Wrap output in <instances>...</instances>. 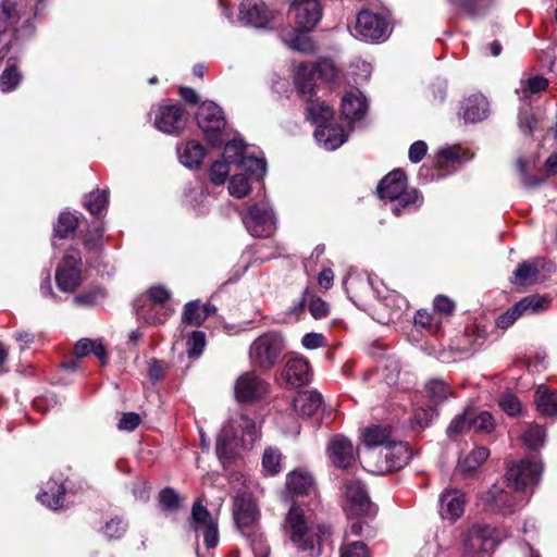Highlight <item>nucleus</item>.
I'll return each instance as SVG.
<instances>
[{
	"label": "nucleus",
	"instance_id": "nucleus-1",
	"mask_svg": "<svg viewBox=\"0 0 557 557\" xmlns=\"http://www.w3.org/2000/svg\"><path fill=\"white\" fill-rule=\"evenodd\" d=\"M286 524L292 543L305 557H319L322 554L323 539L329 533L324 524L310 521L296 504H293L287 513Z\"/></svg>",
	"mask_w": 557,
	"mask_h": 557
},
{
	"label": "nucleus",
	"instance_id": "nucleus-2",
	"mask_svg": "<svg viewBox=\"0 0 557 557\" xmlns=\"http://www.w3.org/2000/svg\"><path fill=\"white\" fill-rule=\"evenodd\" d=\"M258 438V430L255 422L244 416L232 417L222 428L216 438V454L225 463L231 461L240 447H250Z\"/></svg>",
	"mask_w": 557,
	"mask_h": 557
},
{
	"label": "nucleus",
	"instance_id": "nucleus-3",
	"mask_svg": "<svg viewBox=\"0 0 557 557\" xmlns=\"http://www.w3.org/2000/svg\"><path fill=\"white\" fill-rule=\"evenodd\" d=\"M286 349L284 336L270 331L258 336L249 346L248 357L251 364L261 372L272 370L282 359Z\"/></svg>",
	"mask_w": 557,
	"mask_h": 557
},
{
	"label": "nucleus",
	"instance_id": "nucleus-4",
	"mask_svg": "<svg viewBox=\"0 0 557 557\" xmlns=\"http://www.w3.org/2000/svg\"><path fill=\"white\" fill-rule=\"evenodd\" d=\"M385 199L396 201L392 211L399 215L401 209H417L422 203V197L417 189H407V176L403 170H394L385 175Z\"/></svg>",
	"mask_w": 557,
	"mask_h": 557
},
{
	"label": "nucleus",
	"instance_id": "nucleus-5",
	"mask_svg": "<svg viewBox=\"0 0 557 557\" xmlns=\"http://www.w3.org/2000/svg\"><path fill=\"white\" fill-rule=\"evenodd\" d=\"M276 216L272 207L267 203H255L248 207L243 223L253 237L268 238L276 230Z\"/></svg>",
	"mask_w": 557,
	"mask_h": 557
},
{
	"label": "nucleus",
	"instance_id": "nucleus-6",
	"mask_svg": "<svg viewBox=\"0 0 557 557\" xmlns=\"http://www.w3.org/2000/svg\"><path fill=\"white\" fill-rule=\"evenodd\" d=\"M82 257L76 248H69L55 270L58 288L73 293L82 284Z\"/></svg>",
	"mask_w": 557,
	"mask_h": 557
},
{
	"label": "nucleus",
	"instance_id": "nucleus-7",
	"mask_svg": "<svg viewBox=\"0 0 557 557\" xmlns=\"http://www.w3.org/2000/svg\"><path fill=\"white\" fill-rule=\"evenodd\" d=\"M497 539L491 525H472L465 539V557H487L495 549Z\"/></svg>",
	"mask_w": 557,
	"mask_h": 557
},
{
	"label": "nucleus",
	"instance_id": "nucleus-8",
	"mask_svg": "<svg viewBox=\"0 0 557 557\" xmlns=\"http://www.w3.org/2000/svg\"><path fill=\"white\" fill-rule=\"evenodd\" d=\"M196 120L210 145L216 146L222 143L220 132L225 126V119L222 109L216 103L202 102L196 113Z\"/></svg>",
	"mask_w": 557,
	"mask_h": 557
},
{
	"label": "nucleus",
	"instance_id": "nucleus-9",
	"mask_svg": "<svg viewBox=\"0 0 557 557\" xmlns=\"http://www.w3.org/2000/svg\"><path fill=\"white\" fill-rule=\"evenodd\" d=\"M315 72L325 81H332L336 76V69L330 59H320L314 67H310L307 64H299L295 71V83L301 95L312 96Z\"/></svg>",
	"mask_w": 557,
	"mask_h": 557
},
{
	"label": "nucleus",
	"instance_id": "nucleus-10",
	"mask_svg": "<svg viewBox=\"0 0 557 557\" xmlns=\"http://www.w3.org/2000/svg\"><path fill=\"white\" fill-rule=\"evenodd\" d=\"M188 524L189 529L197 535L200 533L203 535L207 548L210 549L218 545V522L213 519L209 510L202 506L200 500L194 503Z\"/></svg>",
	"mask_w": 557,
	"mask_h": 557
},
{
	"label": "nucleus",
	"instance_id": "nucleus-11",
	"mask_svg": "<svg viewBox=\"0 0 557 557\" xmlns=\"http://www.w3.org/2000/svg\"><path fill=\"white\" fill-rule=\"evenodd\" d=\"M233 518L243 534L256 530L260 511L251 494L244 491L234 497Z\"/></svg>",
	"mask_w": 557,
	"mask_h": 557
},
{
	"label": "nucleus",
	"instance_id": "nucleus-12",
	"mask_svg": "<svg viewBox=\"0 0 557 557\" xmlns=\"http://www.w3.org/2000/svg\"><path fill=\"white\" fill-rule=\"evenodd\" d=\"M153 114V125L162 133L178 135L185 128L186 113L178 104H159Z\"/></svg>",
	"mask_w": 557,
	"mask_h": 557
},
{
	"label": "nucleus",
	"instance_id": "nucleus-13",
	"mask_svg": "<svg viewBox=\"0 0 557 557\" xmlns=\"http://www.w3.org/2000/svg\"><path fill=\"white\" fill-rule=\"evenodd\" d=\"M542 466L534 460L525 459L519 462H512L508 466L506 480L517 491H522L540 481Z\"/></svg>",
	"mask_w": 557,
	"mask_h": 557
},
{
	"label": "nucleus",
	"instance_id": "nucleus-14",
	"mask_svg": "<svg viewBox=\"0 0 557 557\" xmlns=\"http://www.w3.org/2000/svg\"><path fill=\"white\" fill-rule=\"evenodd\" d=\"M295 23L305 30H311L322 17L318 0H293L289 5Z\"/></svg>",
	"mask_w": 557,
	"mask_h": 557
},
{
	"label": "nucleus",
	"instance_id": "nucleus-15",
	"mask_svg": "<svg viewBox=\"0 0 557 557\" xmlns=\"http://www.w3.org/2000/svg\"><path fill=\"white\" fill-rule=\"evenodd\" d=\"M345 510L352 516L371 512V502L360 482L351 481L344 485Z\"/></svg>",
	"mask_w": 557,
	"mask_h": 557
},
{
	"label": "nucleus",
	"instance_id": "nucleus-16",
	"mask_svg": "<svg viewBox=\"0 0 557 557\" xmlns=\"http://www.w3.org/2000/svg\"><path fill=\"white\" fill-rule=\"evenodd\" d=\"M268 392V384L253 371L243 373L235 383V396L239 401L262 398Z\"/></svg>",
	"mask_w": 557,
	"mask_h": 557
},
{
	"label": "nucleus",
	"instance_id": "nucleus-17",
	"mask_svg": "<svg viewBox=\"0 0 557 557\" xmlns=\"http://www.w3.org/2000/svg\"><path fill=\"white\" fill-rule=\"evenodd\" d=\"M352 35L367 42H376L383 36L382 18L370 11L360 12Z\"/></svg>",
	"mask_w": 557,
	"mask_h": 557
},
{
	"label": "nucleus",
	"instance_id": "nucleus-18",
	"mask_svg": "<svg viewBox=\"0 0 557 557\" xmlns=\"http://www.w3.org/2000/svg\"><path fill=\"white\" fill-rule=\"evenodd\" d=\"M327 454L331 462L341 469L349 468L356 460L351 441L342 434H337L330 440Z\"/></svg>",
	"mask_w": 557,
	"mask_h": 557
},
{
	"label": "nucleus",
	"instance_id": "nucleus-19",
	"mask_svg": "<svg viewBox=\"0 0 557 557\" xmlns=\"http://www.w3.org/2000/svg\"><path fill=\"white\" fill-rule=\"evenodd\" d=\"M411 457L407 443L396 441L385 434V472L403 469Z\"/></svg>",
	"mask_w": 557,
	"mask_h": 557
},
{
	"label": "nucleus",
	"instance_id": "nucleus-20",
	"mask_svg": "<svg viewBox=\"0 0 557 557\" xmlns=\"http://www.w3.org/2000/svg\"><path fill=\"white\" fill-rule=\"evenodd\" d=\"M239 21L256 28H267L273 21V13L263 3L244 0L239 7Z\"/></svg>",
	"mask_w": 557,
	"mask_h": 557
},
{
	"label": "nucleus",
	"instance_id": "nucleus-21",
	"mask_svg": "<svg viewBox=\"0 0 557 557\" xmlns=\"http://www.w3.org/2000/svg\"><path fill=\"white\" fill-rule=\"evenodd\" d=\"M282 376L290 386L299 387L311 382L312 371L307 359L293 357L286 361Z\"/></svg>",
	"mask_w": 557,
	"mask_h": 557
},
{
	"label": "nucleus",
	"instance_id": "nucleus-22",
	"mask_svg": "<svg viewBox=\"0 0 557 557\" xmlns=\"http://www.w3.org/2000/svg\"><path fill=\"white\" fill-rule=\"evenodd\" d=\"M367 111L368 101L359 90L349 91L343 97L342 114L351 126L362 122Z\"/></svg>",
	"mask_w": 557,
	"mask_h": 557
},
{
	"label": "nucleus",
	"instance_id": "nucleus-23",
	"mask_svg": "<svg viewBox=\"0 0 557 557\" xmlns=\"http://www.w3.org/2000/svg\"><path fill=\"white\" fill-rule=\"evenodd\" d=\"M440 515L444 520L459 519L467 504L466 495L459 490H447L440 496Z\"/></svg>",
	"mask_w": 557,
	"mask_h": 557
},
{
	"label": "nucleus",
	"instance_id": "nucleus-24",
	"mask_svg": "<svg viewBox=\"0 0 557 557\" xmlns=\"http://www.w3.org/2000/svg\"><path fill=\"white\" fill-rule=\"evenodd\" d=\"M488 102L482 94H474L466 98L461 104L459 115L466 123H476L486 119Z\"/></svg>",
	"mask_w": 557,
	"mask_h": 557
},
{
	"label": "nucleus",
	"instance_id": "nucleus-25",
	"mask_svg": "<svg viewBox=\"0 0 557 557\" xmlns=\"http://www.w3.org/2000/svg\"><path fill=\"white\" fill-rule=\"evenodd\" d=\"M481 499L487 508L502 515L512 513L516 506L511 495L497 485H493Z\"/></svg>",
	"mask_w": 557,
	"mask_h": 557
},
{
	"label": "nucleus",
	"instance_id": "nucleus-26",
	"mask_svg": "<svg viewBox=\"0 0 557 557\" xmlns=\"http://www.w3.org/2000/svg\"><path fill=\"white\" fill-rule=\"evenodd\" d=\"M317 143L325 150L333 151L347 140V134L341 125H319L314 131Z\"/></svg>",
	"mask_w": 557,
	"mask_h": 557
},
{
	"label": "nucleus",
	"instance_id": "nucleus-27",
	"mask_svg": "<svg viewBox=\"0 0 557 557\" xmlns=\"http://www.w3.org/2000/svg\"><path fill=\"white\" fill-rule=\"evenodd\" d=\"M361 446L359 448L364 462L372 457L374 449L383 445V426L380 423H371L361 431Z\"/></svg>",
	"mask_w": 557,
	"mask_h": 557
},
{
	"label": "nucleus",
	"instance_id": "nucleus-28",
	"mask_svg": "<svg viewBox=\"0 0 557 557\" xmlns=\"http://www.w3.org/2000/svg\"><path fill=\"white\" fill-rule=\"evenodd\" d=\"M322 400V395L317 391L299 392L294 398V410L301 417L309 418L321 407Z\"/></svg>",
	"mask_w": 557,
	"mask_h": 557
},
{
	"label": "nucleus",
	"instance_id": "nucleus-29",
	"mask_svg": "<svg viewBox=\"0 0 557 557\" xmlns=\"http://www.w3.org/2000/svg\"><path fill=\"white\" fill-rule=\"evenodd\" d=\"M177 154L184 166L196 169L201 164L206 156V149L200 143L190 140L177 147Z\"/></svg>",
	"mask_w": 557,
	"mask_h": 557
},
{
	"label": "nucleus",
	"instance_id": "nucleus-30",
	"mask_svg": "<svg viewBox=\"0 0 557 557\" xmlns=\"http://www.w3.org/2000/svg\"><path fill=\"white\" fill-rule=\"evenodd\" d=\"M309 30H305L302 28H293L287 29L282 33L281 37L284 44L296 51L299 52H312L314 50V45L307 34Z\"/></svg>",
	"mask_w": 557,
	"mask_h": 557
},
{
	"label": "nucleus",
	"instance_id": "nucleus-31",
	"mask_svg": "<svg viewBox=\"0 0 557 557\" xmlns=\"http://www.w3.org/2000/svg\"><path fill=\"white\" fill-rule=\"evenodd\" d=\"M64 487L57 480H50L46 483L37 499L50 509L57 510L63 505Z\"/></svg>",
	"mask_w": 557,
	"mask_h": 557
},
{
	"label": "nucleus",
	"instance_id": "nucleus-32",
	"mask_svg": "<svg viewBox=\"0 0 557 557\" xmlns=\"http://www.w3.org/2000/svg\"><path fill=\"white\" fill-rule=\"evenodd\" d=\"M23 81V73L13 59H9L0 74V90L4 94L16 90Z\"/></svg>",
	"mask_w": 557,
	"mask_h": 557
},
{
	"label": "nucleus",
	"instance_id": "nucleus-33",
	"mask_svg": "<svg viewBox=\"0 0 557 557\" xmlns=\"http://www.w3.org/2000/svg\"><path fill=\"white\" fill-rule=\"evenodd\" d=\"M286 485L296 495H309L313 491V479L306 471L294 470L287 475Z\"/></svg>",
	"mask_w": 557,
	"mask_h": 557
},
{
	"label": "nucleus",
	"instance_id": "nucleus-34",
	"mask_svg": "<svg viewBox=\"0 0 557 557\" xmlns=\"http://www.w3.org/2000/svg\"><path fill=\"white\" fill-rule=\"evenodd\" d=\"M537 410L544 416L557 414V393L545 385H540L535 392Z\"/></svg>",
	"mask_w": 557,
	"mask_h": 557
},
{
	"label": "nucleus",
	"instance_id": "nucleus-35",
	"mask_svg": "<svg viewBox=\"0 0 557 557\" xmlns=\"http://www.w3.org/2000/svg\"><path fill=\"white\" fill-rule=\"evenodd\" d=\"M540 262L537 260L525 261L518 265L513 272L512 282L521 285H533L539 282Z\"/></svg>",
	"mask_w": 557,
	"mask_h": 557
},
{
	"label": "nucleus",
	"instance_id": "nucleus-36",
	"mask_svg": "<svg viewBox=\"0 0 557 557\" xmlns=\"http://www.w3.org/2000/svg\"><path fill=\"white\" fill-rule=\"evenodd\" d=\"M185 203L197 213H205L207 211V188L202 183L196 182L185 191Z\"/></svg>",
	"mask_w": 557,
	"mask_h": 557
},
{
	"label": "nucleus",
	"instance_id": "nucleus-37",
	"mask_svg": "<svg viewBox=\"0 0 557 557\" xmlns=\"http://www.w3.org/2000/svg\"><path fill=\"white\" fill-rule=\"evenodd\" d=\"M78 226V219L71 212H61L54 224V238H66L75 232ZM52 246L57 247V240L53 239Z\"/></svg>",
	"mask_w": 557,
	"mask_h": 557
},
{
	"label": "nucleus",
	"instance_id": "nucleus-38",
	"mask_svg": "<svg viewBox=\"0 0 557 557\" xmlns=\"http://www.w3.org/2000/svg\"><path fill=\"white\" fill-rule=\"evenodd\" d=\"M490 451L486 447L474 448L468 456L459 461L458 468L463 473H473L487 459Z\"/></svg>",
	"mask_w": 557,
	"mask_h": 557
},
{
	"label": "nucleus",
	"instance_id": "nucleus-39",
	"mask_svg": "<svg viewBox=\"0 0 557 557\" xmlns=\"http://www.w3.org/2000/svg\"><path fill=\"white\" fill-rule=\"evenodd\" d=\"M306 111L308 119L319 125H323L324 122L333 116L332 108L319 99L310 100L307 104Z\"/></svg>",
	"mask_w": 557,
	"mask_h": 557
},
{
	"label": "nucleus",
	"instance_id": "nucleus-40",
	"mask_svg": "<svg viewBox=\"0 0 557 557\" xmlns=\"http://www.w3.org/2000/svg\"><path fill=\"white\" fill-rule=\"evenodd\" d=\"M208 318V306H201L199 301H190L185 305L183 321L193 326H199Z\"/></svg>",
	"mask_w": 557,
	"mask_h": 557
},
{
	"label": "nucleus",
	"instance_id": "nucleus-41",
	"mask_svg": "<svg viewBox=\"0 0 557 557\" xmlns=\"http://www.w3.org/2000/svg\"><path fill=\"white\" fill-rule=\"evenodd\" d=\"M262 470L268 475H275L282 469V454L278 448L267 447L262 455Z\"/></svg>",
	"mask_w": 557,
	"mask_h": 557
},
{
	"label": "nucleus",
	"instance_id": "nucleus-42",
	"mask_svg": "<svg viewBox=\"0 0 557 557\" xmlns=\"http://www.w3.org/2000/svg\"><path fill=\"white\" fill-rule=\"evenodd\" d=\"M107 190H96L85 197L84 206L94 215L99 214L108 205Z\"/></svg>",
	"mask_w": 557,
	"mask_h": 557
},
{
	"label": "nucleus",
	"instance_id": "nucleus-43",
	"mask_svg": "<svg viewBox=\"0 0 557 557\" xmlns=\"http://www.w3.org/2000/svg\"><path fill=\"white\" fill-rule=\"evenodd\" d=\"M244 535L247 537L255 557H269L270 546L262 533L257 530H252L244 533Z\"/></svg>",
	"mask_w": 557,
	"mask_h": 557
},
{
	"label": "nucleus",
	"instance_id": "nucleus-44",
	"mask_svg": "<svg viewBox=\"0 0 557 557\" xmlns=\"http://www.w3.org/2000/svg\"><path fill=\"white\" fill-rule=\"evenodd\" d=\"M238 165L244 170L248 171L250 175L256 178H262L267 172V162L264 158H258L246 154L245 158L240 159Z\"/></svg>",
	"mask_w": 557,
	"mask_h": 557
},
{
	"label": "nucleus",
	"instance_id": "nucleus-45",
	"mask_svg": "<svg viewBox=\"0 0 557 557\" xmlns=\"http://www.w3.org/2000/svg\"><path fill=\"white\" fill-rule=\"evenodd\" d=\"M465 153L457 146H449L441 148L436 157V165L444 168L450 163H461L463 161Z\"/></svg>",
	"mask_w": 557,
	"mask_h": 557
},
{
	"label": "nucleus",
	"instance_id": "nucleus-46",
	"mask_svg": "<svg viewBox=\"0 0 557 557\" xmlns=\"http://www.w3.org/2000/svg\"><path fill=\"white\" fill-rule=\"evenodd\" d=\"M470 421L473 432L490 433L495 428L494 419L492 414L487 411H481L480 413H475L474 410H471Z\"/></svg>",
	"mask_w": 557,
	"mask_h": 557
},
{
	"label": "nucleus",
	"instance_id": "nucleus-47",
	"mask_svg": "<svg viewBox=\"0 0 557 557\" xmlns=\"http://www.w3.org/2000/svg\"><path fill=\"white\" fill-rule=\"evenodd\" d=\"M545 429L540 425L529 426L521 435L522 442L531 449L541 447L545 442Z\"/></svg>",
	"mask_w": 557,
	"mask_h": 557
},
{
	"label": "nucleus",
	"instance_id": "nucleus-48",
	"mask_svg": "<svg viewBox=\"0 0 557 557\" xmlns=\"http://www.w3.org/2000/svg\"><path fill=\"white\" fill-rule=\"evenodd\" d=\"M425 389L435 403L444 401L451 394L448 385L438 379L430 380L425 385Z\"/></svg>",
	"mask_w": 557,
	"mask_h": 557
},
{
	"label": "nucleus",
	"instance_id": "nucleus-49",
	"mask_svg": "<svg viewBox=\"0 0 557 557\" xmlns=\"http://www.w3.org/2000/svg\"><path fill=\"white\" fill-rule=\"evenodd\" d=\"M128 523L126 521L115 517L104 524L102 533L109 540H119L126 533Z\"/></svg>",
	"mask_w": 557,
	"mask_h": 557
},
{
	"label": "nucleus",
	"instance_id": "nucleus-50",
	"mask_svg": "<svg viewBox=\"0 0 557 557\" xmlns=\"http://www.w3.org/2000/svg\"><path fill=\"white\" fill-rule=\"evenodd\" d=\"M518 304L521 307L523 313H535L546 309L548 307L549 300L544 296L531 295L522 298L520 301H518Z\"/></svg>",
	"mask_w": 557,
	"mask_h": 557
},
{
	"label": "nucleus",
	"instance_id": "nucleus-51",
	"mask_svg": "<svg viewBox=\"0 0 557 557\" xmlns=\"http://www.w3.org/2000/svg\"><path fill=\"white\" fill-rule=\"evenodd\" d=\"M245 148L240 139H233L226 143L223 158L233 164H238L240 159L246 157Z\"/></svg>",
	"mask_w": 557,
	"mask_h": 557
},
{
	"label": "nucleus",
	"instance_id": "nucleus-52",
	"mask_svg": "<svg viewBox=\"0 0 557 557\" xmlns=\"http://www.w3.org/2000/svg\"><path fill=\"white\" fill-rule=\"evenodd\" d=\"M231 164L232 163L226 161L224 158L215 161L209 170L210 181L214 185H223L230 174Z\"/></svg>",
	"mask_w": 557,
	"mask_h": 557
},
{
	"label": "nucleus",
	"instance_id": "nucleus-53",
	"mask_svg": "<svg viewBox=\"0 0 557 557\" xmlns=\"http://www.w3.org/2000/svg\"><path fill=\"white\" fill-rule=\"evenodd\" d=\"M250 191L248 178L243 174H236L231 177L228 183L230 195L236 198H244Z\"/></svg>",
	"mask_w": 557,
	"mask_h": 557
},
{
	"label": "nucleus",
	"instance_id": "nucleus-54",
	"mask_svg": "<svg viewBox=\"0 0 557 557\" xmlns=\"http://www.w3.org/2000/svg\"><path fill=\"white\" fill-rule=\"evenodd\" d=\"M206 346V335L201 331H194L187 338V355L189 358L199 357Z\"/></svg>",
	"mask_w": 557,
	"mask_h": 557
},
{
	"label": "nucleus",
	"instance_id": "nucleus-55",
	"mask_svg": "<svg viewBox=\"0 0 557 557\" xmlns=\"http://www.w3.org/2000/svg\"><path fill=\"white\" fill-rule=\"evenodd\" d=\"M471 410L467 409L461 414L457 416L449 424L447 433L449 435H457L467 431H472L471 425Z\"/></svg>",
	"mask_w": 557,
	"mask_h": 557
},
{
	"label": "nucleus",
	"instance_id": "nucleus-56",
	"mask_svg": "<svg viewBox=\"0 0 557 557\" xmlns=\"http://www.w3.org/2000/svg\"><path fill=\"white\" fill-rule=\"evenodd\" d=\"M547 86L548 81L545 77L534 76L521 83L520 91L523 97H527L529 94L533 95L545 90Z\"/></svg>",
	"mask_w": 557,
	"mask_h": 557
},
{
	"label": "nucleus",
	"instance_id": "nucleus-57",
	"mask_svg": "<svg viewBox=\"0 0 557 557\" xmlns=\"http://www.w3.org/2000/svg\"><path fill=\"white\" fill-rule=\"evenodd\" d=\"M436 414V410L433 407H421L416 410L411 421L413 426L419 428V430H423L430 424Z\"/></svg>",
	"mask_w": 557,
	"mask_h": 557
},
{
	"label": "nucleus",
	"instance_id": "nucleus-58",
	"mask_svg": "<svg viewBox=\"0 0 557 557\" xmlns=\"http://www.w3.org/2000/svg\"><path fill=\"white\" fill-rule=\"evenodd\" d=\"M341 557H372L362 542H351L341 548Z\"/></svg>",
	"mask_w": 557,
	"mask_h": 557
},
{
	"label": "nucleus",
	"instance_id": "nucleus-59",
	"mask_svg": "<svg viewBox=\"0 0 557 557\" xmlns=\"http://www.w3.org/2000/svg\"><path fill=\"white\" fill-rule=\"evenodd\" d=\"M160 505L164 510L173 511L180 507V496L178 494L168 487L160 492L159 494Z\"/></svg>",
	"mask_w": 557,
	"mask_h": 557
},
{
	"label": "nucleus",
	"instance_id": "nucleus-60",
	"mask_svg": "<svg viewBox=\"0 0 557 557\" xmlns=\"http://www.w3.org/2000/svg\"><path fill=\"white\" fill-rule=\"evenodd\" d=\"M523 314V311L521 309V307L519 306V304L517 302L513 307H511L510 309H508L506 312H504L503 314H500L497 320H496V325L499 327V329H508L509 326H511L515 321Z\"/></svg>",
	"mask_w": 557,
	"mask_h": 557
},
{
	"label": "nucleus",
	"instance_id": "nucleus-61",
	"mask_svg": "<svg viewBox=\"0 0 557 557\" xmlns=\"http://www.w3.org/2000/svg\"><path fill=\"white\" fill-rule=\"evenodd\" d=\"M499 406L507 414L511 417H516L521 411V404L519 399L512 394L503 396L499 401Z\"/></svg>",
	"mask_w": 557,
	"mask_h": 557
},
{
	"label": "nucleus",
	"instance_id": "nucleus-62",
	"mask_svg": "<svg viewBox=\"0 0 557 557\" xmlns=\"http://www.w3.org/2000/svg\"><path fill=\"white\" fill-rule=\"evenodd\" d=\"M102 234L103 230L98 227L94 231H90L86 234L84 239V246L87 250L98 251L102 246Z\"/></svg>",
	"mask_w": 557,
	"mask_h": 557
},
{
	"label": "nucleus",
	"instance_id": "nucleus-63",
	"mask_svg": "<svg viewBox=\"0 0 557 557\" xmlns=\"http://www.w3.org/2000/svg\"><path fill=\"white\" fill-rule=\"evenodd\" d=\"M518 124L522 133L531 135L537 125V120L533 113L524 111L520 113Z\"/></svg>",
	"mask_w": 557,
	"mask_h": 557
},
{
	"label": "nucleus",
	"instance_id": "nucleus-64",
	"mask_svg": "<svg viewBox=\"0 0 557 557\" xmlns=\"http://www.w3.org/2000/svg\"><path fill=\"white\" fill-rule=\"evenodd\" d=\"M428 152V145L423 140H417L409 147L408 158L411 163H419Z\"/></svg>",
	"mask_w": 557,
	"mask_h": 557
}]
</instances>
